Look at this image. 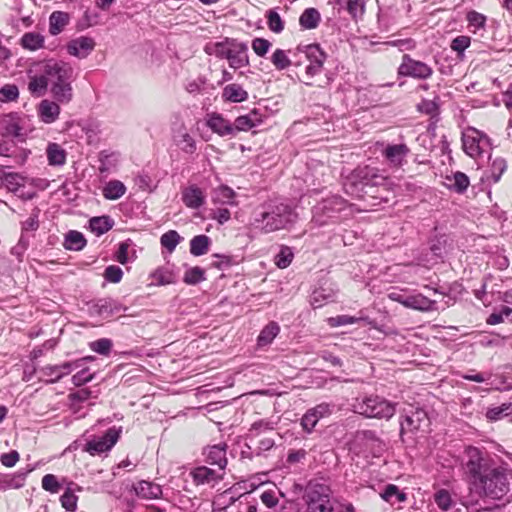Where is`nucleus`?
Segmentation results:
<instances>
[{
	"label": "nucleus",
	"instance_id": "052dcab7",
	"mask_svg": "<svg viewBox=\"0 0 512 512\" xmlns=\"http://www.w3.org/2000/svg\"><path fill=\"white\" fill-rule=\"evenodd\" d=\"M364 320L363 317H353L349 315H339L336 317H330L328 319V323L331 327H339L349 324H355L359 321Z\"/></svg>",
	"mask_w": 512,
	"mask_h": 512
},
{
	"label": "nucleus",
	"instance_id": "37998d69",
	"mask_svg": "<svg viewBox=\"0 0 512 512\" xmlns=\"http://www.w3.org/2000/svg\"><path fill=\"white\" fill-rule=\"evenodd\" d=\"M44 44V37L40 33L28 32L21 38L23 48L34 51L41 48Z\"/></svg>",
	"mask_w": 512,
	"mask_h": 512
},
{
	"label": "nucleus",
	"instance_id": "864d4df0",
	"mask_svg": "<svg viewBox=\"0 0 512 512\" xmlns=\"http://www.w3.org/2000/svg\"><path fill=\"white\" fill-rule=\"evenodd\" d=\"M205 280V272L202 268L196 266L186 270L183 281L189 285H195Z\"/></svg>",
	"mask_w": 512,
	"mask_h": 512
},
{
	"label": "nucleus",
	"instance_id": "ea45409f",
	"mask_svg": "<svg viewBox=\"0 0 512 512\" xmlns=\"http://www.w3.org/2000/svg\"><path fill=\"white\" fill-rule=\"evenodd\" d=\"M47 158L50 165L62 166L66 161V152L56 143H50L47 147Z\"/></svg>",
	"mask_w": 512,
	"mask_h": 512
},
{
	"label": "nucleus",
	"instance_id": "69168bd1",
	"mask_svg": "<svg viewBox=\"0 0 512 512\" xmlns=\"http://www.w3.org/2000/svg\"><path fill=\"white\" fill-rule=\"evenodd\" d=\"M42 488L50 493H58L61 485L53 474H46L42 478Z\"/></svg>",
	"mask_w": 512,
	"mask_h": 512
},
{
	"label": "nucleus",
	"instance_id": "412c9836",
	"mask_svg": "<svg viewBox=\"0 0 512 512\" xmlns=\"http://www.w3.org/2000/svg\"><path fill=\"white\" fill-rule=\"evenodd\" d=\"M208 127L221 137H234L233 124L226 120L221 114L213 113L207 119Z\"/></svg>",
	"mask_w": 512,
	"mask_h": 512
},
{
	"label": "nucleus",
	"instance_id": "473e14b6",
	"mask_svg": "<svg viewBox=\"0 0 512 512\" xmlns=\"http://www.w3.org/2000/svg\"><path fill=\"white\" fill-rule=\"evenodd\" d=\"M321 21V15L316 8H307L299 17V24L305 30L315 29Z\"/></svg>",
	"mask_w": 512,
	"mask_h": 512
},
{
	"label": "nucleus",
	"instance_id": "b1692460",
	"mask_svg": "<svg viewBox=\"0 0 512 512\" xmlns=\"http://www.w3.org/2000/svg\"><path fill=\"white\" fill-rule=\"evenodd\" d=\"M226 444H217L208 447L205 452L206 462L210 465H217L220 471H223L227 465Z\"/></svg>",
	"mask_w": 512,
	"mask_h": 512
},
{
	"label": "nucleus",
	"instance_id": "3c124183",
	"mask_svg": "<svg viewBox=\"0 0 512 512\" xmlns=\"http://www.w3.org/2000/svg\"><path fill=\"white\" fill-rule=\"evenodd\" d=\"M181 236L175 230H169L164 233L160 238V243L163 248L167 249L168 252H173L176 246L179 244Z\"/></svg>",
	"mask_w": 512,
	"mask_h": 512
},
{
	"label": "nucleus",
	"instance_id": "9d476101",
	"mask_svg": "<svg viewBox=\"0 0 512 512\" xmlns=\"http://www.w3.org/2000/svg\"><path fill=\"white\" fill-rule=\"evenodd\" d=\"M47 75L48 84H64L72 82L74 70L72 66L64 61L49 60L43 66V71Z\"/></svg>",
	"mask_w": 512,
	"mask_h": 512
},
{
	"label": "nucleus",
	"instance_id": "1a4fd4ad",
	"mask_svg": "<svg viewBox=\"0 0 512 512\" xmlns=\"http://www.w3.org/2000/svg\"><path fill=\"white\" fill-rule=\"evenodd\" d=\"M122 428L111 427L102 436H93L84 444L82 450L91 456L110 451L120 438Z\"/></svg>",
	"mask_w": 512,
	"mask_h": 512
},
{
	"label": "nucleus",
	"instance_id": "c9c22d12",
	"mask_svg": "<svg viewBox=\"0 0 512 512\" xmlns=\"http://www.w3.org/2000/svg\"><path fill=\"white\" fill-rule=\"evenodd\" d=\"M99 172L103 176H107L111 169L115 168L118 162V155L115 152H108L106 150L99 153Z\"/></svg>",
	"mask_w": 512,
	"mask_h": 512
},
{
	"label": "nucleus",
	"instance_id": "7c9ffc66",
	"mask_svg": "<svg viewBox=\"0 0 512 512\" xmlns=\"http://www.w3.org/2000/svg\"><path fill=\"white\" fill-rule=\"evenodd\" d=\"M231 41L235 39L225 38L224 41L208 43L204 47V51L208 55H214L217 58L226 59L231 49Z\"/></svg>",
	"mask_w": 512,
	"mask_h": 512
},
{
	"label": "nucleus",
	"instance_id": "0e129e2a",
	"mask_svg": "<svg viewBox=\"0 0 512 512\" xmlns=\"http://www.w3.org/2000/svg\"><path fill=\"white\" fill-rule=\"evenodd\" d=\"M123 277L122 269L117 265H109L104 271V278L111 283H118Z\"/></svg>",
	"mask_w": 512,
	"mask_h": 512
},
{
	"label": "nucleus",
	"instance_id": "6ab92c4d",
	"mask_svg": "<svg viewBox=\"0 0 512 512\" xmlns=\"http://www.w3.org/2000/svg\"><path fill=\"white\" fill-rule=\"evenodd\" d=\"M95 45L96 43L93 38L81 36L67 44V51L70 55L83 59L93 51Z\"/></svg>",
	"mask_w": 512,
	"mask_h": 512
},
{
	"label": "nucleus",
	"instance_id": "4d7b16f0",
	"mask_svg": "<svg viewBox=\"0 0 512 512\" xmlns=\"http://www.w3.org/2000/svg\"><path fill=\"white\" fill-rule=\"evenodd\" d=\"M213 257H215L216 260L211 263V266L219 270H226L238 263L236 258L231 255L214 254Z\"/></svg>",
	"mask_w": 512,
	"mask_h": 512
},
{
	"label": "nucleus",
	"instance_id": "c03bdc74",
	"mask_svg": "<svg viewBox=\"0 0 512 512\" xmlns=\"http://www.w3.org/2000/svg\"><path fill=\"white\" fill-rule=\"evenodd\" d=\"M507 168L506 161L503 158H495L490 166L489 175H487V179L491 180L493 183H497L504 171Z\"/></svg>",
	"mask_w": 512,
	"mask_h": 512
},
{
	"label": "nucleus",
	"instance_id": "f3484780",
	"mask_svg": "<svg viewBox=\"0 0 512 512\" xmlns=\"http://www.w3.org/2000/svg\"><path fill=\"white\" fill-rule=\"evenodd\" d=\"M410 149L406 144H389L383 150V156L391 167L399 168L406 163Z\"/></svg>",
	"mask_w": 512,
	"mask_h": 512
},
{
	"label": "nucleus",
	"instance_id": "5701e85b",
	"mask_svg": "<svg viewBox=\"0 0 512 512\" xmlns=\"http://www.w3.org/2000/svg\"><path fill=\"white\" fill-rule=\"evenodd\" d=\"M404 307L429 312L437 310V302L419 293L408 295V299L404 301Z\"/></svg>",
	"mask_w": 512,
	"mask_h": 512
},
{
	"label": "nucleus",
	"instance_id": "f03ea898",
	"mask_svg": "<svg viewBox=\"0 0 512 512\" xmlns=\"http://www.w3.org/2000/svg\"><path fill=\"white\" fill-rule=\"evenodd\" d=\"M297 219L294 209L282 202H268L262 206V211L256 213L253 224L265 233L285 229Z\"/></svg>",
	"mask_w": 512,
	"mask_h": 512
},
{
	"label": "nucleus",
	"instance_id": "79ce46f5",
	"mask_svg": "<svg viewBox=\"0 0 512 512\" xmlns=\"http://www.w3.org/2000/svg\"><path fill=\"white\" fill-rule=\"evenodd\" d=\"M336 4L345 9L352 18L362 16L365 11V4L362 0H335Z\"/></svg>",
	"mask_w": 512,
	"mask_h": 512
},
{
	"label": "nucleus",
	"instance_id": "2f4dec72",
	"mask_svg": "<svg viewBox=\"0 0 512 512\" xmlns=\"http://www.w3.org/2000/svg\"><path fill=\"white\" fill-rule=\"evenodd\" d=\"M51 93L56 102L68 104L73 98V89L71 82L64 84H53Z\"/></svg>",
	"mask_w": 512,
	"mask_h": 512
},
{
	"label": "nucleus",
	"instance_id": "774afa93",
	"mask_svg": "<svg viewBox=\"0 0 512 512\" xmlns=\"http://www.w3.org/2000/svg\"><path fill=\"white\" fill-rule=\"evenodd\" d=\"M252 49L256 55L263 57L271 47V43L264 38H255L252 40Z\"/></svg>",
	"mask_w": 512,
	"mask_h": 512
},
{
	"label": "nucleus",
	"instance_id": "603ef678",
	"mask_svg": "<svg viewBox=\"0 0 512 512\" xmlns=\"http://www.w3.org/2000/svg\"><path fill=\"white\" fill-rule=\"evenodd\" d=\"M2 179L3 184H5L6 187L13 192L17 191L21 186L24 185V178L18 173H6L3 171Z\"/></svg>",
	"mask_w": 512,
	"mask_h": 512
},
{
	"label": "nucleus",
	"instance_id": "39448f33",
	"mask_svg": "<svg viewBox=\"0 0 512 512\" xmlns=\"http://www.w3.org/2000/svg\"><path fill=\"white\" fill-rule=\"evenodd\" d=\"M397 403L391 402L379 395H369L357 399L354 404L355 410L367 417L377 419H390L396 412Z\"/></svg>",
	"mask_w": 512,
	"mask_h": 512
},
{
	"label": "nucleus",
	"instance_id": "a19ab883",
	"mask_svg": "<svg viewBox=\"0 0 512 512\" xmlns=\"http://www.w3.org/2000/svg\"><path fill=\"white\" fill-rule=\"evenodd\" d=\"M48 79L47 75L43 72L40 76H32L28 83V90L32 95L40 97L47 91Z\"/></svg>",
	"mask_w": 512,
	"mask_h": 512
},
{
	"label": "nucleus",
	"instance_id": "423d86ee",
	"mask_svg": "<svg viewBox=\"0 0 512 512\" xmlns=\"http://www.w3.org/2000/svg\"><path fill=\"white\" fill-rule=\"evenodd\" d=\"M461 141L463 151L473 159L489 155L492 149L491 139L488 135L472 126L463 130Z\"/></svg>",
	"mask_w": 512,
	"mask_h": 512
},
{
	"label": "nucleus",
	"instance_id": "6e6552de",
	"mask_svg": "<svg viewBox=\"0 0 512 512\" xmlns=\"http://www.w3.org/2000/svg\"><path fill=\"white\" fill-rule=\"evenodd\" d=\"M361 194L363 196H356L355 198L364 201L367 207L372 208L382 203H388L395 198L394 184L390 178L383 174V181L372 183Z\"/></svg>",
	"mask_w": 512,
	"mask_h": 512
},
{
	"label": "nucleus",
	"instance_id": "f257e3e1",
	"mask_svg": "<svg viewBox=\"0 0 512 512\" xmlns=\"http://www.w3.org/2000/svg\"><path fill=\"white\" fill-rule=\"evenodd\" d=\"M467 455L466 471L470 477V491L462 497V505L476 512L498 509L499 505H482L481 501L485 503V499H504L511 491L512 471L485 463L478 448L469 447Z\"/></svg>",
	"mask_w": 512,
	"mask_h": 512
},
{
	"label": "nucleus",
	"instance_id": "c85d7f7f",
	"mask_svg": "<svg viewBox=\"0 0 512 512\" xmlns=\"http://www.w3.org/2000/svg\"><path fill=\"white\" fill-rule=\"evenodd\" d=\"M69 14L63 11H54L49 17V32L56 36L60 34L69 23Z\"/></svg>",
	"mask_w": 512,
	"mask_h": 512
},
{
	"label": "nucleus",
	"instance_id": "bf43d9fd",
	"mask_svg": "<svg viewBox=\"0 0 512 512\" xmlns=\"http://www.w3.org/2000/svg\"><path fill=\"white\" fill-rule=\"evenodd\" d=\"M77 501L78 497L70 489H67L60 497L62 507L71 512L77 509Z\"/></svg>",
	"mask_w": 512,
	"mask_h": 512
},
{
	"label": "nucleus",
	"instance_id": "e433bc0d",
	"mask_svg": "<svg viewBox=\"0 0 512 512\" xmlns=\"http://www.w3.org/2000/svg\"><path fill=\"white\" fill-rule=\"evenodd\" d=\"M114 225L110 216H98L89 220V227L93 233L100 236L112 229Z\"/></svg>",
	"mask_w": 512,
	"mask_h": 512
},
{
	"label": "nucleus",
	"instance_id": "cd10ccee",
	"mask_svg": "<svg viewBox=\"0 0 512 512\" xmlns=\"http://www.w3.org/2000/svg\"><path fill=\"white\" fill-rule=\"evenodd\" d=\"M236 194L228 186L222 185L216 188L213 191L212 194V202L214 204H221V205H237V202L235 201Z\"/></svg>",
	"mask_w": 512,
	"mask_h": 512
},
{
	"label": "nucleus",
	"instance_id": "aec40b11",
	"mask_svg": "<svg viewBox=\"0 0 512 512\" xmlns=\"http://www.w3.org/2000/svg\"><path fill=\"white\" fill-rule=\"evenodd\" d=\"M190 476L195 485H205L218 482L223 479V473L208 468L206 466H198L190 471Z\"/></svg>",
	"mask_w": 512,
	"mask_h": 512
},
{
	"label": "nucleus",
	"instance_id": "338daca9",
	"mask_svg": "<svg viewBox=\"0 0 512 512\" xmlns=\"http://www.w3.org/2000/svg\"><path fill=\"white\" fill-rule=\"evenodd\" d=\"M471 39L469 36L460 35L454 38L451 42V49L456 51L459 55H462L463 52L470 46Z\"/></svg>",
	"mask_w": 512,
	"mask_h": 512
},
{
	"label": "nucleus",
	"instance_id": "4be33fe9",
	"mask_svg": "<svg viewBox=\"0 0 512 512\" xmlns=\"http://www.w3.org/2000/svg\"><path fill=\"white\" fill-rule=\"evenodd\" d=\"M205 194L196 185H190L182 190V201L190 209H198L205 203Z\"/></svg>",
	"mask_w": 512,
	"mask_h": 512
},
{
	"label": "nucleus",
	"instance_id": "20e7f679",
	"mask_svg": "<svg viewBox=\"0 0 512 512\" xmlns=\"http://www.w3.org/2000/svg\"><path fill=\"white\" fill-rule=\"evenodd\" d=\"M306 512H333L332 491L324 483L312 480L308 483L303 497Z\"/></svg>",
	"mask_w": 512,
	"mask_h": 512
},
{
	"label": "nucleus",
	"instance_id": "58836bf2",
	"mask_svg": "<svg viewBox=\"0 0 512 512\" xmlns=\"http://www.w3.org/2000/svg\"><path fill=\"white\" fill-rule=\"evenodd\" d=\"M126 192L125 185L119 180L109 181L103 188V196L108 200H117Z\"/></svg>",
	"mask_w": 512,
	"mask_h": 512
},
{
	"label": "nucleus",
	"instance_id": "a211bd4d",
	"mask_svg": "<svg viewBox=\"0 0 512 512\" xmlns=\"http://www.w3.org/2000/svg\"><path fill=\"white\" fill-rule=\"evenodd\" d=\"M248 46L243 42L231 41V49L227 60L233 69H239L249 65Z\"/></svg>",
	"mask_w": 512,
	"mask_h": 512
},
{
	"label": "nucleus",
	"instance_id": "680f3d73",
	"mask_svg": "<svg viewBox=\"0 0 512 512\" xmlns=\"http://www.w3.org/2000/svg\"><path fill=\"white\" fill-rule=\"evenodd\" d=\"M19 96V90L16 85L13 84H7L4 85L0 89V101L1 102H10L14 101Z\"/></svg>",
	"mask_w": 512,
	"mask_h": 512
},
{
	"label": "nucleus",
	"instance_id": "2eb2a0df",
	"mask_svg": "<svg viewBox=\"0 0 512 512\" xmlns=\"http://www.w3.org/2000/svg\"><path fill=\"white\" fill-rule=\"evenodd\" d=\"M90 359H92V357H85L72 362H64L59 365H47L42 368V373L45 376L51 377L49 382L55 383L59 381L62 377L70 374L72 370L81 367L82 362Z\"/></svg>",
	"mask_w": 512,
	"mask_h": 512
},
{
	"label": "nucleus",
	"instance_id": "6e6d98bb",
	"mask_svg": "<svg viewBox=\"0 0 512 512\" xmlns=\"http://www.w3.org/2000/svg\"><path fill=\"white\" fill-rule=\"evenodd\" d=\"M113 343L108 338H101L90 343V349L100 355L108 356L111 352Z\"/></svg>",
	"mask_w": 512,
	"mask_h": 512
},
{
	"label": "nucleus",
	"instance_id": "bb28decb",
	"mask_svg": "<svg viewBox=\"0 0 512 512\" xmlns=\"http://www.w3.org/2000/svg\"><path fill=\"white\" fill-rule=\"evenodd\" d=\"M222 98L228 102L240 103L247 100L248 93L241 85L233 83L223 88Z\"/></svg>",
	"mask_w": 512,
	"mask_h": 512
},
{
	"label": "nucleus",
	"instance_id": "f8f14e48",
	"mask_svg": "<svg viewBox=\"0 0 512 512\" xmlns=\"http://www.w3.org/2000/svg\"><path fill=\"white\" fill-rule=\"evenodd\" d=\"M126 311V306L110 297L98 299L89 306L90 316L100 319H108Z\"/></svg>",
	"mask_w": 512,
	"mask_h": 512
},
{
	"label": "nucleus",
	"instance_id": "0eeeda50",
	"mask_svg": "<svg viewBox=\"0 0 512 512\" xmlns=\"http://www.w3.org/2000/svg\"><path fill=\"white\" fill-rule=\"evenodd\" d=\"M346 209V200L340 196L332 195L314 206L312 221L318 226L336 222L340 218L341 213Z\"/></svg>",
	"mask_w": 512,
	"mask_h": 512
},
{
	"label": "nucleus",
	"instance_id": "dca6fc26",
	"mask_svg": "<svg viewBox=\"0 0 512 512\" xmlns=\"http://www.w3.org/2000/svg\"><path fill=\"white\" fill-rule=\"evenodd\" d=\"M265 114L262 113L261 109L255 108L246 115L238 116L234 123V136L240 131H248L264 121Z\"/></svg>",
	"mask_w": 512,
	"mask_h": 512
},
{
	"label": "nucleus",
	"instance_id": "9b49d317",
	"mask_svg": "<svg viewBox=\"0 0 512 512\" xmlns=\"http://www.w3.org/2000/svg\"><path fill=\"white\" fill-rule=\"evenodd\" d=\"M398 74L404 77L426 80L432 76L433 69L425 62L415 60L408 54H404L402 63L398 67Z\"/></svg>",
	"mask_w": 512,
	"mask_h": 512
},
{
	"label": "nucleus",
	"instance_id": "5fc2aeb1",
	"mask_svg": "<svg viewBox=\"0 0 512 512\" xmlns=\"http://www.w3.org/2000/svg\"><path fill=\"white\" fill-rule=\"evenodd\" d=\"M271 62L277 70H284L291 65V60L282 49H276L271 56Z\"/></svg>",
	"mask_w": 512,
	"mask_h": 512
},
{
	"label": "nucleus",
	"instance_id": "7ed1b4c3",
	"mask_svg": "<svg viewBox=\"0 0 512 512\" xmlns=\"http://www.w3.org/2000/svg\"><path fill=\"white\" fill-rule=\"evenodd\" d=\"M383 181V174L375 167L358 166L345 179L343 187L345 192L352 197L363 196L372 183Z\"/></svg>",
	"mask_w": 512,
	"mask_h": 512
},
{
	"label": "nucleus",
	"instance_id": "c756f323",
	"mask_svg": "<svg viewBox=\"0 0 512 512\" xmlns=\"http://www.w3.org/2000/svg\"><path fill=\"white\" fill-rule=\"evenodd\" d=\"M446 181L448 182L447 187L459 194L464 193L470 184L469 177L460 171H457L450 176H446Z\"/></svg>",
	"mask_w": 512,
	"mask_h": 512
},
{
	"label": "nucleus",
	"instance_id": "a18cd8bd",
	"mask_svg": "<svg viewBox=\"0 0 512 512\" xmlns=\"http://www.w3.org/2000/svg\"><path fill=\"white\" fill-rule=\"evenodd\" d=\"M268 28L274 33H281L284 30V21L275 9L266 12Z\"/></svg>",
	"mask_w": 512,
	"mask_h": 512
},
{
	"label": "nucleus",
	"instance_id": "de8ad7c7",
	"mask_svg": "<svg viewBox=\"0 0 512 512\" xmlns=\"http://www.w3.org/2000/svg\"><path fill=\"white\" fill-rule=\"evenodd\" d=\"M294 258L292 249L288 246H281L279 252L275 255V264L278 268H287Z\"/></svg>",
	"mask_w": 512,
	"mask_h": 512
},
{
	"label": "nucleus",
	"instance_id": "09e8293b",
	"mask_svg": "<svg viewBox=\"0 0 512 512\" xmlns=\"http://www.w3.org/2000/svg\"><path fill=\"white\" fill-rule=\"evenodd\" d=\"M381 497L387 502H403L406 499V495L401 492L396 485L389 484L385 487L381 493Z\"/></svg>",
	"mask_w": 512,
	"mask_h": 512
},
{
	"label": "nucleus",
	"instance_id": "4468645a",
	"mask_svg": "<svg viewBox=\"0 0 512 512\" xmlns=\"http://www.w3.org/2000/svg\"><path fill=\"white\" fill-rule=\"evenodd\" d=\"M304 52L310 62L305 71L306 74L312 78L322 71L323 64L326 60V53L318 44L307 45Z\"/></svg>",
	"mask_w": 512,
	"mask_h": 512
},
{
	"label": "nucleus",
	"instance_id": "4c0bfd02",
	"mask_svg": "<svg viewBox=\"0 0 512 512\" xmlns=\"http://www.w3.org/2000/svg\"><path fill=\"white\" fill-rule=\"evenodd\" d=\"M211 239L204 234L194 236L190 240V253L194 256H202L209 250Z\"/></svg>",
	"mask_w": 512,
	"mask_h": 512
},
{
	"label": "nucleus",
	"instance_id": "393cba45",
	"mask_svg": "<svg viewBox=\"0 0 512 512\" xmlns=\"http://www.w3.org/2000/svg\"><path fill=\"white\" fill-rule=\"evenodd\" d=\"M59 104L60 103L56 101H51L48 99L42 100L38 106V114L40 119L46 124L55 122L60 114Z\"/></svg>",
	"mask_w": 512,
	"mask_h": 512
},
{
	"label": "nucleus",
	"instance_id": "a878e982",
	"mask_svg": "<svg viewBox=\"0 0 512 512\" xmlns=\"http://www.w3.org/2000/svg\"><path fill=\"white\" fill-rule=\"evenodd\" d=\"M134 490L138 497L144 499H157L162 495V488L159 484L146 480L139 481Z\"/></svg>",
	"mask_w": 512,
	"mask_h": 512
},
{
	"label": "nucleus",
	"instance_id": "13d9d810",
	"mask_svg": "<svg viewBox=\"0 0 512 512\" xmlns=\"http://www.w3.org/2000/svg\"><path fill=\"white\" fill-rule=\"evenodd\" d=\"M21 131L22 127L15 119L10 118L4 121L3 135L20 138L23 136Z\"/></svg>",
	"mask_w": 512,
	"mask_h": 512
},
{
	"label": "nucleus",
	"instance_id": "8fccbe9b",
	"mask_svg": "<svg viewBox=\"0 0 512 512\" xmlns=\"http://www.w3.org/2000/svg\"><path fill=\"white\" fill-rule=\"evenodd\" d=\"M278 421L272 419H260L255 421L249 429L252 435L258 436L265 431H272L276 428Z\"/></svg>",
	"mask_w": 512,
	"mask_h": 512
},
{
	"label": "nucleus",
	"instance_id": "ddd939ff",
	"mask_svg": "<svg viewBox=\"0 0 512 512\" xmlns=\"http://www.w3.org/2000/svg\"><path fill=\"white\" fill-rule=\"evenodd\" d=\"M429 426L427 413L423 409L411 410L400 422V436L414 433Z\"/></svg>",
	"mask_w": 512,
	"mask_h": 512
},
{
	"label": "nucleus",
	"instance_id": "f704fd0d",
	"mask_svg": "<svg viewBox=\"0 0 512 512\" xmlns=\"http://www.w3.org/2000/svg\"><path fill=\"white\" fill-rule=\"evenodd\" d=\"M86 239L84 235L76 230H70L64 239L63 246L67 250L80 251L86 246Z\"/></svg>",
	"mask_w": 512,
	"mask_h": 512
},
{
	"label": "nucleus",
	"instance_id": "e2e57ef3",
	"mask_svg": "<svg viewBox=\"0 0 512 512\" xmlns=\"http://www.w3.org/2000/svg\"><path fill=\"white\" fill-rule=\"evenodd\" d=\"M362 437L366 441V443H370L376 450L381 453L385 449V444L382 440L378 438L376 433L372 430H364L362 431Z\"/></svg>",
	"mask_w": 512,
	"mask_h": 512
},
{
	"label": "nucleus",
	"instance_id": "72a5a7b5",
	"mask_svg": "<svg viewBox=\"0 0 512 512\" xmlns=\"http://www.w3.org/2000/svg\"><path fill=\"white\" fill-rule=\"evenodd\" d=\"M280 327L279 325L272 321L269 322L260 332L257 337V345L259 347L268 346L272 343L275 337L279 334Z\"/></svg>",
	"mask_w": 512,
	"mask_h": 512
},
{
	"label": "nucleus",
	"instance_id": "49530a36",
	"mask_svg": "<svg viewBox=\"0 0 512 512\" xmlns=\"http://www.w3.org/2000/svg\"><path fill=\"white\" fill-rule=\"evenodd\" d=\"M434 502L442 511H448L454 504L450 492L446 489H439L435 492Z\"/></svg>",
	"mask_w": 512,
	"mask_h": 512
}]
</instances>
